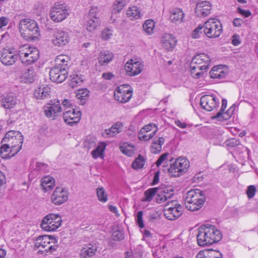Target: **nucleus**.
<instances>
[{"instance_id": "nucleus-19", "label": "nucleus", "mask_w": 258, "mask_h": 258, "mask_svg": "<svg viewBox=\"0 0 258 258\" xmlns=\"http://www.w3.org/2000/svg\"><path fill=\"white\" fill-rule=\"evenodd\" d=\"M17 98L13 93H8L2 96L1 106L5 109L13 108L17 103Z\"/></svg>"}, {"instance_id": "nucleus-34", "label": "nucleus", "mask_w": 258, "mask_h": 258, "mask_svg": "<svg viewBox=\"0 0 258 258\" xmlns=\"http://www.w3.org/2000/svg\"><path fill=\"white\" fill-rule=\"evenodd\" d=\"M106 147V144L102 142L100 143L97 147L93 150L91 154L94 159L100 158L103 159L104 158V152Z\"/></svg>"}, {"instance_id": "nucleus-47", "label": "nucleus", "mask_w": 258, "mask_h": 258, "mask_svg": "<svg viewBox=\"0 0 258 258\" xmlns=\"http://www.w3.org/2000/svg\"><path fill=\"white\" fill-rule=\"evenodd\" d=\"M126 0H116L113 6V13H119L126 5Z\"/></svg>"}, {"instance_id": "nucleus-8", "label": "nucleus", "mask_w": 258, "mask_h": 258, "mask_svg": "<svg viewBox=\"0 0 258 258\" xmlns=\"http://www.w3.org/2000/svg\"><path fill=\"white\" fill-rule=\"evenodd\" d=\"M61 221V218L59 215L51 213L42 219L40 225L45 231H54L60 227Z\"/></svg>"}, {"instance_id": "nucleus-27", "label": "nucleus", "mask_w": 258, "mask_h": 258, "mask_svg": "<svg viewBox=\"0 0 258 258\" xmlns=\"http://www.w3.org/2000/svg\"><path fill=\"white\" fill-rule=\"evenodd\" d=\"M70 61V59L68 56L66 55H58L55 59L54 67H57L60 69H64L67 71Z\"/></svg>"}, {"instance_id": "nucleus-48", "label": "nucleus", "mask_w": 258, "mask_h": 258, "mask_svg": "<svg viewBox=\"0 0 258 258\" xmlns=\"http://www.w3.org/2000/svg\"><path fill=\"white\" fill-rule=\"evenodd\" d=\"M100 8L97 7H91L88 14V19H99Z\"/></svg>"}, {"instance_id": "nucleus-22", "label": "nucleus", "mask_w": 258, "mask_h": 258, "mask_svg": "<svg viewBox=\"0 0 258 258\" xmlns=\"http://www.w3.org/2000/svg\"><path fill=\"white\" fill-rule=\"evenodd\" d=\"M176 37L170 33L164 34L161 40L163 47L169 50H172L176 46Z\"/></svg>"}, {"instance_id": "nucleus-35", "label": "nucleus", "mask_w": 258, "mask_h": 258, "mask_svg": "<svg viewBox=\"0 0 258 258\" xmlns=\"http://www.w3.org/2000/svg\"><path fill=\"white\" fill-rule=\"evenodd\" d=\"M122 123L120 122H117L114 125H113L109 129H106L105 130L104 133L109 136H114L117 134L121 132L122 129Z\"/></svg>"}, {"instance_id": "nucleus-58", "label": "nucleus", "mask_w": 258, "mask_h": 258, "mask_svg": "<svg viewBox=\"0 0 258 258\" xmlns=\"http://www.w3.org/2000/svg\"><path fill=\"white\" fill-rule=\"evenodd\" d=\"M256 192V188L254 185H250L248 187L246 194L249 199L252 198L255 194Z\"/></svg>"}, {"instance_id": "nucleus-10", "label": "nucleus", "mask_w": 258, "mask_h": 258, "mask_svg": "<svg viewBox=\"0 0 258 258\" xmlns=\"http://www.w3.org/2000/svg\"><path fill=\"white\" fill-rule=\"evenodd\" d=\"M133 95V89L127 84L118 87L114 92V99L122 103L130 101Z\"/></svg>"}, {"instance_id": "nucleus-33", "label": "nucleus", "mask_w": 258, "mask_h": 258, "mask_svg": "<svg viewBox=\"0 0 258 258\" xmlns=\"http://www.w3.org/2000/svg\"><path fill=\"white\" fill-rule=\"evenodd\" d=\"M164 143V139L163 137L157 139L154 138L152 141V146H151V152L153 154H157L160 152L162 146Z\"/></svg>"}, {"instance_id": "nucleus-31", "label": "nucleus", "mask_w": 258, "mask_h": 258, "mask_svg": "<svg viewBox=\"0 0 258 258\" xmlns=\"http://www.w3.org/2000/svg\"><path fill=\"white\" fill-rule=\"evenodd\" d=\"M113 53L108 50H102L98 57V61L100 65L104 66L108 63L113 59Z\"/></svg>"}, {"instance_id": "nucleus-49", "label": "nucleus", "mask_w": 258, "mask_h": 258, "mask_svg": "<svg viewBox=\"0 0 258 258\" xmlns=\"http://www.w3.org/2000/svg\"><path fill=\"white\" fill-rule=\"evenodd\" d=\"M145 162L144 158L140 155L132 163L133 168L135 169L142 168L145 164Z\"/></svg>"}, {"instance_id": "nucleus-38", "label": "nucleus", "mask_w": 258, "mask_h": 258, "mask_svg": "<svg viewBox=\"0 0 258 258\" xmlns=\"http://www.w3.org/2000/svg\"><path fill=\"white\" fill-rule=\"evenodd\" d=\"M164 215L170 220H175L177 218V207L175 205L174 207H170L164 211Z\"/></svg>"}, {"instance_id": "nucleus-45", "label": "nucleus", "mask_w": 258, "mask_h": 258, "mask_svg": "<svg viewBox=\"0 0 258 258\" xmlns=\"http://www.w3.org/2000/svg\"><path fill=\"white\" fill-rule=\"evenodd\" d=\"M158 128L154 129L153 131H152L151 133H147V132H144V131L141 130L139 134V138L140 140L143 141H148L152 138L156 133L157 132Z\"/></svg>"}, {"instance_id": "nucleus-23", "label": "nucleus", "mask_w": 258, "mask_h": 258, "mask_svg": "<svg viewBox=\"0 0 258 258\" xmlns=\"http://www.w3.org/2000/svg\"><path fill=\"white\" fill-rule=\"evenodd\" d=\"M209 67L202 65H195L194 62L190 63V72L192 78L198 79L202 77Z\"/></svg>"}, {"instance_id": "nucleus-56", "label": "nucleus", "mask_w": 258, "mask_h": 258, "mask_svg": "<svg viewBox=\"0 0 258 258\" xmlns=\"http://www.w3.org/2000/svg\"><path fill=\"white\" fill-rule=\"evenodd\" d=\"M208 253L209 256H211L209 258H222L223 256L221 252L218 250H213L212 249H208Z\"/></svg>"}, {"instance_id": "nucleus-63", "label": "nucleus", "mask_w": 258, "mask_h": 258, "mask_svg": "<svg viewBox=\"0 0 258 258\" xmlns=\"http://www.w3.org/2000/svg\"><path fill=\"white\" fill-rule=\"evenodd\" d=\"M237 11L239 14L244 16L245 17H248L251 15V12L249 10H244L240 7H238Z\"/></svg>"}, {"instance_id": "nucleus-46", "label": "nucleus", "mask_w": 258, "mask_h": 258, "mask_svg": "<svg viewBox=\"0 0 258 258\" xmlns=\"http://www.w3.org/2000/svg\"><path fill=\"white\" fill-rule=\"evenodd\" d=\"M96 194L98 200L102 203H105L108 200L107 195L103 187H98L96 189Z\"/></svg>"}, {"instance_id": "nucleus-28", "label": "nucleus", "mask_w": 258, "mask_h": 258, "mask_svg": "<svg viewBox=\"0 0 258 258\" xmlns=\"http://www.w3.org/2000/svg\"><path fill=\"white\" fill-rule=\"evenodd\" d=\"M189 166V161L186 158L178 157V177L186 173Z\"/></svg>"}, {"instance_id": "nucleus-61", "label": "nucleus", "mask_w": 258, "mask_h": 258, "mask_svg": "<svg viewBox=\"0 0 258 258\" xmlns=\"http://www.w3.org/2000/svg\"><path fill=\"white\" fill-rule=\"evenodd\" d=\"M210 256L208 253V249H207L200 251L197 254L196 258H209Z\"/></svg>"}, {"instance_id": "nucleus-37", "label": "nucleus", "mask_w": 258, "mask_h": 258, "mask_svg": "<svg viewBox=\"0 0 258 258\" xmlns=\"http://www.w3.org/2000/svg\"><path fill=\"white\" fill-rule=\"evenodd\" d=\"M160 189L159 187L150 188L144 192V198L143 199V202H150L152 200L153 197L158 190Z\"/></svg>"}, {"instance_id": "nucleus-24", "label": "nucleus", "mask_w": 258, "mask_h": 258, "mask_svg": "<svg viewBox=\"0 0 258 258\" xmlns=\"http://www.w3.org/2000/svg\"><path fill=\"white\" fill-rule=\"evenodd\" d=\"M51 89L48 85H41L34 92L36 99L43 100L49 97Z\"/></svg>"}, {"instance_id": "nucleus-59", "label": "nucleus", "mask_w": 258, "mask_h": 258, "mask_svg": "<svg viewBox=\"0 0 258 258\" xmlns=\"http://www.w3.org/2000/svg\"><path fill=\"white\" fill-rule=\"evenodd\" d=\"M157 128V126L155 124L150 123L149 124L145 125L141 130L144 131V132H147V133H151V131H154V129Z\"/></svg>"}, {"instance_id": "nucleus-42", "label": "nucleus", "mask_w": 258, "mask_h": 258, "mask_svg": "<svg viewBox=\"0 0 258 258\" xmlns=\"http://www.w3.org/2000/svg\"><path fill=\"white\" fill-rule=\"evenodd\" d=\"M158 193L156 201L158 203H162L166 201L168 198H170V195H168V192L166 188L162 189Z\"/></svg>"}, {"instance_id": "nucleus-4", "label": "nucleus", "mask_w": 258, "mask_h": 258, "mask_svg": "<svg viewBox=\"0 0 258 258\" xmlns=\"http://www.w3.org/2000/svg\"><path fill=\"white\" fill-rule=\"evenodd\" d=\"M17 53L22 63L29 66L36 62L40 56L39 51L36 47L29 44L22 45L18 48Z\"/></svg>"}, {"instance_id": "nucleus-43", "label": "nucleus", "mask_w": 258, "mask_h": 258, "mask_svg": "<svg viewBox=\"0 0 258 258\" xmlns=\"http://www.w3.org/2000/svg\"><path fill=\"white\" fill-rule=\"evenodd\" d=\"M70 77L72 78L71 84L73 87L81 84L84 79V77L83 75L77 73L71 75Z\"/></svg>"}, {"instance_id": "nucleus-9", "label": "nucleus", "mask_w": 258, "mask_h": 258, "mask_svg": "<svg viewBox=\"0 0 258 258\" xmlns=\"http://www.w3.org/2000/svg\"><path fill=\"white\" fill-rule=\"evenodd\" d=\"M69 15V11L65 4H55L49 12L50 19L55 22H61Z\"/></svg>"}, {"instance_id": "nucleus-2", "label": "nucleus", "mask_w": 258, "mask_h": 258, "mask_svg": "<svg viewBox=\"0 0 258 258\" xmlns=\"http://www.w3.org/2000/svg\"><path fill=\"white\" fill-rule=\"evenodd\" d=\"M197 238L198 244L205 246L219 242L222 238V234L215 226L207 224L199 228Z\"/></svg>"}, {"instance_id": "nucleus-29", "label": "nucleus", "mask_w": 258, "mask_h": 258, "mask_svg": "<svg viewBox=\"0 0 258 258\" xmlns=\"http://www.w3.org/2000/svg\"><path fill=\"white\" fill-rule=\"evenodd\" d=\"M227 75V72L224 71L222 66L214 67L210 72V77L213 79H223Z\"/></svg>"}, {"instance_id": "nucleus-12", "label": "nucleus", "mask_w": 258, "mask_h": 258, "mask_svg": "<svg viewBox=\"0 0 258 258\" xmlns=\"http://www.w3.org/2000/svg\"><path fill=\"white\" fill-rule=\"evenodd\" d=\"M144 67L141 61L131 59L126 62L124 70L127 76L133 77L140 74L143 71Z\"/></svg>"}, {"instance_id": "nucleus-51", "label": "nucleus", "mask_w": 258, "mask_h": 258, "mask_svg": "<svg viewBox=\"0 0 258 258\" xmlns=\"http://www.w3.org/2000/svg\"><path fill=\"white\" fill-rule=\"evenodd\" d=\"M113 35V31L110 29H105L102 31L101 38L104 40H108L110 39Z\"/></svg>"}, {"instance_id": "nucleus-26", "label": "nucleus", "mask_w": 258, "mask_h": 258, "mask_svg": "<svg viewBox=\"0 0 258 258\" xmlns=\"http://www.w3.org/2000/svg\"><path fill=\"white\" fill-rule=\"evenodd\" d=\"M36 74L33 67L28 68L21 75V81L25 83H32L34 82Z\"/></svg>"}, {"instance_id": "nucleus-21", "label": "nucleus", "mask_w": 258, "mask_h": 258, "mask_svg": "<svg viewBox=\"0 0 258 258\" xmlns=\"http://www.w3.org/2000/svg\"><path fill=\"white\" fill-rule=\"evenodd\" d=\"M211 7L208 2L204 1L197 4L195 13L198 17H205L211 13Z\"/></svg>"}, {"instance_id": "nucleus-13", "label": "nucleus", "mask_w": 258, "mask_h": 258, "mask_svg": "<svg viewBox=\"0 0 258 258\" xmlns=\"http://www.w3.org/2000/svg\"><path fill=\"white\" fill-rule=\"evenodd\" d=\"M44 113L48 118L54 119L62 111L59 101L57 100H50L44 106Z\"/></svg>"}, {"instance_id": "nucleus-60", "label": "nucleus", "mask_w": 258, "mask_h": 258, "mask_svg": "<svg viewBox=\"0 0 258 258\" xmlns=\"http://www.w3.org/2000/svg\"><path fill=\"white\" fill-rule=\"evenodd\" d=\"M168 153H165L160 156L156 162V164L157 167H159L161 164L166 159Z\"/></svg>"}, {"instance_id": "nucleus-1", "label": "nucleus", "mask_w": 258, "mask_h": 258, "mask_svg": "<svg viewBox=\"0 0 258 258\" xmlns=\"http://www.w3.org/2000/svg\"><path fill=\"white\" fill-rule=\"evenodd\" d=\"M23 136L17 131H8L1 141V155L3 158H10L22 148Z\"/></svg>"}, {"instance_id": "nucleus-14", "label": "nucleus", "mask_w": 258, "mask_h": 258, "mask_svg": "<svg viewBox=\"0 0 258 258\" xmlns=\"http://www.w3.org/2000/svg\"><path fill=\"white\" fill-rule=\"evenodd\" d=\"M219 104V100L216 96L205 95L201 97L200 105L202 108L208 111H211L216 108Z\"/></svg>"}, {"instance_id": "nucleus-57", "label": "nucleus", "mask_w": 258, "mask_h": 258, "mask_svg": "<svg viewBox=\"0 0 258 258\" xmlns=\"http://www.w3.org/2000/svg\"><path fill=\"white\" fill-rule=\"evenodd\" d=\"M226 145L228 147H234L238 146L240 144V142L239 140H237L235 138H231L228 139L226 142Z\"/></svg>"}, {"instance_id": "nucleus-36", "label": "nucleus", "mask_w": 258, "mask_h": 258, "mask_svg": "<svg viewBox=\"0 0 258 258\" xmlns=\"http://www.w3.org/2000/svg\"><path fill=\"white\" fill-rule=\"evenodd\" d=\"M155 27V23L151 19L145 21L142 26L144 31L148 35L153 34Z\"/></svg>"}, {"instance_id": "nucleus-17", "label": "nucleus", "mask_w": 258, "mask_h": 258, "mask_svg": "<svg viewBox=\"0 0 258 258\" xmlns=\"http://www.w3.org/2000/svg\"><path fill=\"white\" fill-rule=\"evenodd\" d=\"M68 75V71L64 69H60L57 67H53L49 72L50 80L57 83L64 81Z\"/></svg>"}, {"instance_id": "nucleus-50", "label": "nucleus", "mask_w": 258, "mask_h": 258, "mask_svg": "<svg viewBox=\"0 0 258 258\" xmlns=\"http://www.w3.org/2000/svg\"><path fill=\"white\" fill-rule=\"evenodd\" d=\"M177 8L171 9L169 10V19L172 23H176L177 21Z\"/></svg>"}, {"instance_id": "nucleus-62", "label": "nucleus", "mask_w": 258, "mask_h": 258, "mask_svg": "<svg viewBox=\"0 0 258 258\" xmlns=\"http://www.w3.org/2000/svg\"><path fill=\"white\" fill-rule=\"evenodd\" d=\"M202 29H204V26L199 25L198 27L196 28L192 33V37L193 38H197L199 37V33L201 32Z\"/></svg>"}, {"instance_id": "nucleus-3", "label": "nucleus", "mask_w": 258, "mask_h": 258, "mask_svg": "<svg viewBox=\"0 0 258 258\" xmlns=\"http://www.w3.org/2000/svg\"><path fill=\"white\" fill-rule=\"evenodd\" d=\"M205 200L204 192L199 189L187 191L184 197L185 207L191 211L199 210L204 205Z\"/></svg>"}, {"instance_id": "nucleus-5", "label": "nucleus", "mask_w": 258, "mask_h": 258, "mask_svg": "<svg viewBox=\"0 0 258 258\" xmlns=\"http://www.w3.org/2000/svg\"><path fill=\"white\" fill-rule=\"evenodd\" d=\"M56 243L57 240L55 238L45 235L39 236L36 238L34 246L37 248L41 247L43 249L39 250L38 253L46 255L56 250L57 247Z\"/></svg>"}, {"instance_id": "nucleus-6", "label": "nucleus", "mask_w": 258, "mask_h": 258, "mask_svg": "<svg viewBox=\"0 0 258 258\" xmlns=\"http://www.w3.org/2000/svg\"><path fill=\"white\" fill-rule=\"evenodd\" d=\"M204 32L209 38H216L221 34L223 28L219 21L214 18H211L205 22Z\"/></svg>"}, {"instance_id": "nucleus-52", "label": "nucleus", "mask_w": 258, "mask_h": 258, "mask_svg": "<svg viewBox=\"0 0 258 258\" xmlns=\"http://www.w3.org/2000/svg\"><path fill=\"white\" fill-rule=\"evenodd\" d=\"M89 91L87 89L80 90L77 94V97L81 100H85L89 96Z\"/></svg>"}, {"instance_id": "nucleus-39", "label": "nucleus", "mask_w": 258, "mask_h": 258, "mask_svg": "<svg viewBox=\"0 0 258 258\" xmlns=\"http://www.w3.org/2000/svg\"><path fill=\"white\" fill-rule=\"evenodd\" d=\"M232 108L233 107H231V108L226 112H224V111H219L215 116L212 117V118L216 119L221 121L228 120L231 116V112L230 111Z\"/></svg>"}, {"instance_id": "nucleus-64", "label": "nucleus", "mask_w": 258, "mask_h": 258, "mask_svg": "<svg viewBox=\"0 0 258 258\" xmlns=\"http://www.w3.org/2000/svg\"><path fill=\"white\" fill-rule=\"evenodd\" d=\"M48 126L46 124H43L39 126L38 132L42 135H46L47 133Z\"/></svg>"}, {"instance_id": "nucleus-16", "label": "nucleus", "mask_w": 258, "mask_h": 258, "mask_svg": "<svg viewBox=\"0 0 258 258\" xmlns=\"http://www.w3.org/2000/svg\"><path fill=\"white\" fill-rule=\"evenodd\" d=\"M17 50L16 53L11 49H4L1 53L0 60L5 66H12L18 59Z\"/></svg>"}, {"instance_id": "nucleus-40", "label": "nucleus", "mask_w": 258, "mask_h": 258, "mask_svg": "<svg viewBox=\"0 0 258 258\" xmlns=\"http://www.w3.org/2000/svg\"><path fill=\"white\" fill-rule=\"evenodd\" d=\"M173 160V158L170 160V167L168 169V171L170 177H176L177 175V158L175 159L174 161L171 163Z\"/></svg>"}, {"instance_id": "nucleus-15", "label": "nucleus", "mask_w": 258, "mask_h": 258, "mask_svg": "<svg viewBox=\"0 0 258 258\" xmlns=\"http://www.w3.org/2000/svg\"><path fill=\"white\" fill-rule=\"evenodd\" d=\"M68 197V191L66 188L57 187L51 195V201L55 205H60L67 202Z\"/></svg>"}, {"instance_id": "nucleus-30", "label": "nucleus", "mask_w": 258, "mask_h": 258, "mask_svg": "<svg viewBox=\"0 0 258 258\" xmlns=\"http://www.w3.org/2000/svg\"><path fill=\"white\" fill-rule=\"evenodd\" d=\"M55 180L50 176H46L41 179V186L45 191L51 190L54 186Z\"/></svg>"}, {"instance_id": "nucleus-25", "label": "nucleus", "mask_w": 258, "mask_h": 258, "mask_svg": "<svg viewBox=\"0 0 258 258\" xmlns=\"http://www.w3.org/2000/svg\"><path fill=\"white\" fill-rule=\"evenodd\" d=\"M211 59L210 57L205 53H199L193 56L190 62H194L195 65H202L209 67Z\"/></svg>"}, {"instance_id": "nucleus-7", "label": "nucleus", "mask_w": 258, "mask_h": 258, "mask_svg": "<svg viewBox=\"0 0 258 258\" xmlns=\"http://www.w3.org/2000/svg\"><path fill=\"white\" fill-rule=\"evenodd\" d=\"M19 29L21 32L26 34L32 39L39 35V27L37 23L30 19H24L19 23Z\"/></svg>"}, {"instance_id": "nucleus-55", "label": "nucleus", "mask_w": 258, "mask_h": 258, "mask_svg": "<svg viewBox=\"0 0 258 258\" xmlns=\"http://www.w3.org/2000/svg\"><path fill=\"white\" fill-rule=\"evenodd\" d=\"M95 143L96 139L94 138H91L85 141V147L89 150L95 147Z\"/></svg>"}, {"instance_id": "nucleus-32", "label": "nucleus", "mask_w": 258, "mask_h": 258, "mask_svg": "<svg viewBox=\"0 0 258 258\" xmlns=\"http://www.w3.org/2000/svg\"><path fill=\"white\" fill-rule=\"evenodd\" d=\"M126 15L131 20H134L142 18L143 14L137 6H133L129 8L127 10Z\"/></svg>"}, {"instance_id": "nucleus-44", "label": "nucleus", "mask_w": 258, "mask_h": 258, "mask_svg": "<svg viewBox=\"0 0 258 258\" xmlns=\"http://www.w3.org/2000/svg\"><path fill=\"white\" fill-rule=\"evenodd\" d=\"M99 25V20L88 19L86 23V29L88 31L92 32L95 30Z\"/></svg>"}, {"instance_id": "nucleus-11", "label": "nucleus", "mask_w": 258, "mask_h": 258, "mask_svg": "<svg viewBox=\"0 0 258 258\" xmlns=\"http://www.w3.org/2000/svg\"><path fill=\"white\" fill-rule=\"evenodd\" d=\"M70 39L68 32L57 29L53 30L51 41L55 46L62 47L69 42Z\"/></svg>"}, {"instance_id": "nucleus-20", "label": "nucleus", "mask_w": 258, "mask_h": 258, "mask_svg": "<svg viewBox=\"0 0 258 258\" xmlns=\"http://www.w3.org/2000/svg\"><path fill=\"white\" fill-rule=\"evenodd\" d=\"M98 248L96 242H92L84 246L80 252L83 258H90L95 255Z\"/></svg>"}, {"instance_id": "nucleus-54", "label": "nucleus", "mask_w": 258, "mask_h": 258, "mask_svg": "<svg viewBox=\"0 0 258 258\" xmlns=\"http://www.w3.org/2000/svg\"><path fill=\"white\" fill-rule=\"evenodd\" d=\"M112 238L115 241H120L124 238V235L121 231L116 230L112 233Z\"/></svg>"}, {"instance_id": "nucleus-18", "label": "nucleus", "mask_w": 258, "mask_h": 258, "mask_svg": "<svg viewBox=\"0 0 258 258\" xmlns=\"http://www.w3.org/2000/svg\"><path fill=\"white\" fill-rule=\"evenodd\" d=\"M81 116V111L79 110L76 112L74 109L67 110L63 113L64 121L71 126L78 123L80 120Z\"/></svg>"}, {"instance_id": "nucleus-41", "label": "nucleus", "mask_w": 258, "mask_h": 258, "mask_svg": "<svg viewBox=\"0 0 258 258\" xmlns=\"http://www.w3.org/2000/svg\"><path fill=\"white\" fill-rule=\"evenodd\" d=\"M120 151L124 155L131 157L134 153V147L130 144H123L120 146Z\"/></svg>"}, {"instance_id": "nucleus-53", "label": "nucleus", "mask_w": 258, "mask_h": 258, "mask_svg": "<svg viewBox=\"0 0 258 258\" xmlns=\"http://www.w3.org/2000/svg\"><path fill=\"white\" fill-rule=\"evenodd\" d=\"M143 212L142 211H138L136 215V222L140 228L145 227L143 220Z\"/></svg>"}]
</instances>
